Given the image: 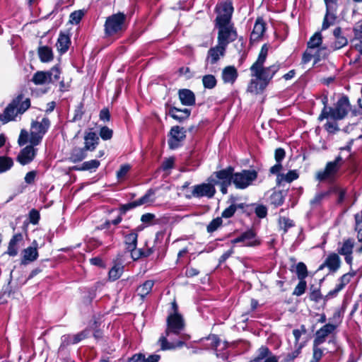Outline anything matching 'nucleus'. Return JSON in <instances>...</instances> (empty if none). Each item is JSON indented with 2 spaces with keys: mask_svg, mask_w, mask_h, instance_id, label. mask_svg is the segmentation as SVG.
<instances>
[{
  "mask_svg": "<svg viewBox=\"0 0 362 362\" xmlns=\"http://www.w3.org/2000/svg\"><path fill=\"white\" fill-rule=\"evenodd\" d=\"M166 329L160 337L158 344L161 351L175 350L182 347L185 340L190 337L182 334L185 329V320L180 313H170L166 320Z\"/></svg>",
  "mask_w": 362,
  "mask_h": 362,
  "instance_id": "obj_1",
  "label": "nucleus"
},
{
  "mask_svg": "<svg viewBox=\"0 0 362 362\" xmlns=\"http://www.w3.org/2000/svg\"><path fill=\"white\" fill-rule=\"evenodd\" d=\"M268 50L267 45L264 44L261 47L257 59L250 68L251 76L257 78L259 81H262L263 88H266L268 86L281 67L279 63H276L267 67L264 66L267 57Z\"/></svg>",
  "mask_w": 362,
  "mask_h": 362,
  "instance_id": "obj_2",
  "label": "nucleus"
},
{
  "mask_svg": "<svg viewBox=\"0 0 362 362\" xmlns=\"http://www.w3.org/2000/svg\"><path fill=\"white\" fill-rule=\"evenodd\" d=\"M30 105L29 98H25L23 93L18 94L8 104L3 113L0 114V121L6 124L15 120L18 115H21L26 112Z\"/></svg>",
  "mask_w": 362,
  "mask_h": 362,
  "instance_id": "obj_3",
  "label": "nucleus"
},
{
  "mask_svg": "<svg viewBox=\"0 0 362 362\" xmlns=\"http://www.w3.org/2000/svg\"><path fill=\"white\" fill-rule=\"evenodd\" d=\"M51 126V122L47 117L42 118L41 121L33 120L30 124V144L39 145L47 133Z\"/></svg>",
  "mask_w": 362,
  "mask_h": 362,
  "instance_id": "obj_4",
  "label": "nucleus"
},
{
  "mask_svg": "<svg viewBox=\"0 0 362 362\" xmlns=\"http://www.w3.org/2000/svg\"><path fill=\"white\" fill-rule=\"evenodd\" d=\"M126 18V15L122 12L107 17L104 25L106 35L112 36L124 32L127 28Z\"/></svg>",
  "mask_w": 362,
  "mask_h": 362,
  "instance_id": "obj_5",
  "label": "nucleus"
},
{
  "mask_svg": "<svg viewBox=\"0 0 362 362\" xmlns=\"http://www.w3.org/2000/svg\"><path fill=\"white\" fill-rule=\"evenodd\" d=\"M257 175L255 170H242L240 172H235L233 184L236 189H245L252 185L257 178Z\"/></svg>",
  "mask_w": 362,
  "mask_h": 362,
  "instance_id": "obj_6",
  "label": "nucleus"
},
{
  "mask_svg": "<svg viewBox=\"0 0 362 362\" xmlns=\"http://www.w3.org/2000/svg\"><path fill=\"white\" fill-rule=\"evenodd\" d=\"M350 107L349 97L343 95L337 100L334 107H329L328 118L335 121L343 119L347 115Z\"/></svg>",
  "mask_w": 362,
  "mask_h": 362,
  "instance_id": "obj_7",
  "label": "nucleus"
},
{
  "mask_svg": "<svg viewBox=\"0 0 362 362\" xmlns=\"http://www.w3.org/2000/svg\"><path fill=\"white\" fill-rule=\"evenodd\" d=\"M216 27L218 28V45L227 48L228 44L237 38V32L229 24H216Z\"/></svg>",
  "mask_w": 362,
  "mask_h": 362,
  "instance_id": "obj_8",
  "label": "nucleus"
},
{
  "mask_svg": "<svg viewBox=\"0 0 362 362\" xmlns=\"http://www.w3.org/2000/svg\"><path fill=\"white\" fill-rule=\"evenodd\" d=\"M235 169L233 166L214 172L209 178L208 182L214 183V185L224 183L233 184Z\"/></svg>",
  "mask_w": 362,
  "mask_h": 362,
  "instance_id": "obj_9",
  "label": "nucleus"
},
{
  "mask_svg": "<svg viewBox=\"0 0 362 362\" xmlns=\"http://www.w3.org/2000/svg\"><path fill=\"white\" fill-rule=\"evenodd\" d=\"M168 144L169 148L175 150L182 146V142L186 137V130L184 127L178 125L171 127L168 133Z\"/></svg>",
  "mask_w": 362,
  "mask_h": 362,
  "instance_id": "obj_10",
  "label": "nucleus"
},
{
  "mask_svg": "<svg viewBox=\"0 0 362 362\" xmlns=\"http://www.w3.org/2000/svg\"><path fill=\"white\" fill-rule=\"evenodd\" d=\"M215 185L212 182L202 183L196 185L193 187L192 196L196 198H201L206 197L207 198H212L216 194Z\"/></svg>",
  "mask_w": 362,
  "mask_h": 362,
  "instance_id": "obj_11",
  "label": "nucleus"
},
{
  "mask_svg": "<svg viewBox=\"0 0 362 362\" xmlns=\"http://www.w3.org/2000/svg\"><path fill=\"white\" fill-rule=\"evenodd\" d=\"M256 238V233L252 229L247 230L242 233L239 236L233 239L231 243L235 245L240 243H244L247 247H255L260 245V241Z\"/></svg>",
  "mask_w": 362,
  "mask_h": 362,
  "instance_id": "obj_12",
  "label": "nucleus"
},
{
  "mask_svg": "<svg viewBox=\"0 0 362 362\" xmlns=\"http://www.w3.org/2000/svg\"><path fill=\"white\" fill-rule=\"evenodd\" d=\"M36 146L30 144L22 148L16 157V160L22 165L30 163L37 153V149L35 148Z\"/></svg>",
  "mask_w": 362,
  "mask_h": 362,
  "instance_id": "obj_13",
  "label": "nucleus"
},
{
  "mask_svg": "<svg viewBox=\"0 0 362 362\" xmlns=\"http://www.w3.org/2000/svg\"><path fill=\"white\" fill-rule=\"evenodd\" d=\"M233 13V6L230 1L224 2L216 18V24H229Z\"/></svg>",
  "mask_w": 362,
  "mask_h": 362,
  "instance_id": "obj_14",
  "label": "nucleus"
},
{
  "mask_svg": "<svg viewBox=\"0 0 362 362\" xmlns=\"http://www.w3.org/2000/svg\"><path fill=\"white\" fill-rule=\"evenodd\" d=\"M38 243L35 240L32 245L23 250V256L21 258V264H28L30 262L35 261L38 256Z\"/></svg>",
  "mask_w": 362,
  "mask_h": 362,
  "instance_id": "obj_15",
  "label": "nucleus"
},
{
  "mask_svg": "<svg viewBox=\"0 0 362 362\" xmlns=\"http://www.w3.org/2000/svg\"><path fill=\"white\" fill-rule=\"evenodd\" d=\"M337 329V325L331 323L325 324L315 333L314 339V344L315 345H320L325 341L326 337L332 334Z\"/></svg>",
  "mask_w": 362,
  "mask_h": 362,
  "instance_id": "obj_16",
  "label": "nucleus"
},
{
  "mask_svg": "<svg viewBox=\"0 0 362 362\" xmlns=\"http://www.w3.org/2000/svg\"><path fill=\"white\" fill-rule=\"evenodd\" d=\"M226 50V48L218 44L215 47H211L207 52V57L206 59V64H216L220 58L225 55Z\"/></svg>",
  "mask_w": 362,
  "mask_h": 362,
  "instance_id": "obj_17",
  "label": "nucleus"
},
{
  "mask_svg": "<svg viewBox=\"0 0 362 362\" xmlns=\"http://www.w3.org/2000/svg\"><path fill=\"white\" fill-rule=\"evenodd\" d=\"M340 264L341 260L339 255L336 253H332L327 256L324 263L319 267L318 270L327 267L330 272H335L340 267Z\"/></svg>",
  "mask_w": 362,
  "mask_h": 362,
  "instance_id": "obj_18",
  "label": "nucleus"
},
{
  "mask_svg": "<svg viewBox=\"0 0 362 362\" xmlns=\"http://www.w3.org/2000/svg\"><path fill=\"white\" fill-rule=\"evenodd\" d=\"M84 148L88 151H93L99 144V136L96 132L93 131L85 132L84 133Z\"/></svg>",
  "mask_w": 362,
  "mask_h": 362,
  "instance_id": "obj_19",
  "label": "nucleus"
},
{
  "mask_svg": "<svg viewBox=\"0 0 362 362\" xmlns=\"http://www.w3.org/2000/svg\"><path fill=\"white\" fill-rule=\"evenodd\" d=\"M168 115L176 121L182 122L189 117L191 110L187 108L179 109L173 106L169 108Z\"/></svg>",
  "mask_w": 362,
  "mask_h": 362,
  "instance_id": "obj_20",
  "label": "nucleus"
},
{
  "mask_svg": "<svg viewBox=\"0 0 362 362\" xmlns=\"http://www.w3.org/2000/svg\"><path fill=\"white\" fill-rule=\"evenodd\" d=\"M179 99L182 105L185 106H192L195 104V95L189 89H180L178 91Z\"/></svg>",
  "mask_w": 362,
  "mask_h": 362,
  "instance_id": "obj_21",
  "label": "nucleus"
},
{
  "mask_svg": "<svg viewBox=\"0 0 362 362\" xmlns=\"http://www.w3.org/2000/svg\"><path fill=\"white\" fill-rule=\"evenodd\" d=\"M23 235L21 233L14 234L8 243L6 254L10 257H16L18 252V244L23 240Z\"/></svg>",
  "mask_w": 362,
  "mask_h": 362,
  "instance_id": "obj_22",
  "label": "nucleus"
},
{
  "mask_svg": "<svg viewBox=\"0 0 362 362\" xmlns=\"http://www.w3.org/2000/svg\"><path fill=\"white\" fill-rule=\"evenodd\" d=\"M333 35L335 38V41L332 45L334 50L339 49L348 44V40L342 35V30L340 27H337L334 30Z\"/></svg>",
  "mask_w": 362,
  "mask_h": 362,
  "instance_id": "obj_23",
  "label": "nucleus"
},
{
  "mask_svg": "<svg viewBox=\"0 0 362 362\" xmlns=\"http://www.w3.org/2000/svg\"><path fill=\"white\" fill-rule=\"evenodd\" d=\"M266 30V25L262 18H258L255 23L252 32L250 35L252 40H258L264 35Z\"/></svg>",
  "mask_w": 362,
  "mask_h": 362,
  "instance_id": "obj_24",
  "label": "nucleus"
},
{
  "mask_svg": "<svg viewBox=\"0 0 362 362\" xmlns=\"http://www.w3.org/2000/svg\"><path fill=\"white\" fill-rule=\"evenodd\" d=\"M221 76L225 83H233L238 78L237 69L233 66H228L223 69Z\"/></svg>",
  "mask_w": 362,
  "mask_h": 362,
  "instance_id": "obj_25",
  "label": "nucleus"
},
{
  "mask_svg": "<svg viewBox=\"0 0 362 362\" xmlns=\"http://www.w3.org/2000/svg\"><path fill=\"white\" fill-rule=\"evenodd\" d=\"M87 150L84 147H75L74 148L69 157L70 162L76 163L82 161L87 157Z\"/></svg>",
  "mask_w": 362,
  "mask_h": 362,
  "instance_id": "obj_26",
  "label": "nucleus"
},
{
  "mask_svg": "<svg viewBox=\"0 0 362 362\" xmlns=\"http://www.w3.org/2000/svg\"><path fill=\"white\" fill-rule=\"evenodd\" d=\"M70 43L69 36L64 33H60L56 44L59 52L61 54L66 53L69 49Z\"/></svg>",
  "mask_w": 362,
  "mask_h": 362,
  "instance_id": "obj_27",
  "label": "nucleus"
},
{
  "mask_svg": "<svg viewBox=\"0 0 362 362\" xmlns=\"http://www.w3.org/2000/svg\"><path fill=\"white\" fill-rule=\"evenodd\" d=\"M100 161L98 160H90L83 162L81 165H76L72 167V170L77 171H95L100 166Z\"/></svg>",
  "mask_w": 362,
  "mask_h": 362,
  "instance_id": "obj_28",
  "label": "nucleus"
},
{
  "mask_svg": "<svg viewBox=\"0 0 362 362\" xmlns=\"http://www.w3.org/2000/svg\"><path fill=\"white\" fill-rule=\"evenodd\" d=\"M124 244L127 250H134L137 247L138 233L132 230L129 234L124 235Z\"/></svg>",
  "mask_w": 362,
  "mask_h": 362,
  "instance_id": "obj_29",
  "label": "nucleus"
},
{
  "mask_svg": "<svg viewBox=\"0 0 362 362\" xmlns=\"http://www.w3.org/2000/svg\"><path fill=\"white\" fill-rule=\"evenodd\" d=\"M38 56L42 62L46 63L53 59V52L48 46L39 47L37 50Z\"/></svg>",
  "mask_w": 362,
  "mask_h": 362,
  "instance_id": "obj_30",
  "label": "nucleus"
},
{
  "mask_svg": "<svg viewBox=\"0 0 362 362\" xmlns=\"http://www.w3.org/2000/svg\"><path fill=\"white\" fill-rule=\"evenodd\" d=\"M154 281L153 280H146L137 288L136 291L138 295L141 297V299H144L148 294L151 293Z\"/></svg>",
  "mask_w": 362,
  "mask_h": 362,
  "instance_id": "obj_31",
  "label": "nucleus"
},
{
  "mask_svg": "<svg viewBox=\"0 0 362 362\" xmlns=\"http://www.w3.org/2000/svg\"><path fill=\"white\" fill-rule=\"evenodd\" d=\"M50 76L47 71H38L34 74L32 78V82L35 85H43L49 83Z\"/></svg>",
  "mask_w": 362,
  "mask_h": 362,
  "instance_id": "obj_32",
  "label": "nucleus"
},
{
  "mask_svg": "<svg viewBox=\"0 0 362 362\" xmlns=\"http://www.w3.org/2000/svg\"><path fill=\"white\" fill-rule=\"evenodd\" d=\"M156 189H148L144 195H143L141 197L136 200L139 206H141L145 204L153 203L156 200Z\"/></svg>",
  "mask_w": 362,
  "mask_h": 362,
  "instance_id": "obj_33",
  "label": "nucleus"
},
{
  "mask_svg": "<svg viewBox=\"0 0 362 362\" xmlns=\"http://www.w3.org/2000/svg\"><path fill=\"white\" fill-rule=\"evenodd\" d=\"M13 166V160L11 157L0 156V174L8 171Z\"/></svg>",
  "mask_w": 362,
  "mask_h": 362,
  "instance_id": "obj_34",
  "label": "nucleus"
},
{
  "mask_svg": "<svg viewBox=\"0 0 362 362\" xmlns=\"http://www.w3.org/2000/svg\"><path fill=\"white\" fill-rule=\"evenodd\" d=\"M285 199L284 192L283 191H276L272 194L270 196V203L275 207L279 206L283 204Z\"/></svg>",
  "mask_w": 362,
  "mask_h": 362,
  "instance_id": "obj_35",
  "label": "nucleus"
},
{
  "mask_svg": "<svg viewBox=\"0 0 362 362\" xmlns=\"http://www.w3.org/2000/svg\"><path fill=\"white\" fill-rule=\"evenodd\" d=\"M354 245V240L350 238L347 239L344 241L341 247L338 249V253L341 255H352Z\"/></svg>",
  "mask_w": 362,
  "mask_h": 362,
  "instance_id": "obj_36",
  "label": "nucleus"
},
{
  "mask_svg": "<svg viewBox=\"0 0 362 362\" xmlns=\"http://www.w3.org/2000/svg\"><path fill=\"white\" fill-rule=\"evenodd\" d=\"M322 43V36L320 32H316L308 42V48L315 49L321 46Z\"/></svg>",
  "mask_w": 362,
  "mask_h": 362,
  "instance_id": "obj_37",
  "label": "nucleus"
},
{
  "mask_svg": "<svg viewBox=\"0 0 362 362\" xmlns=\"http://www.w3.org/2000/svg\"><path fill=\"white\" fill-rule=\"evenodd\" d=\"M271 351L266 346H262L258 349L257 351V356L252 358L250 362H261L263 359H266L269 354H271Z\"/></svg>",
  "mask_w": 362,
  "mask_h": 362,
  "instance_id": "obj_38",
  "label": "nucleus"
},
{
  "mask_svg": "<svg viewBox=\"0 0 362 362\" xmlns=\"http://www.w3.org/2000/svg\"><path fill=\"white\" fill-rule=\"evenodd\" d=\"M258 81L259 79L257 78L250 81L247 86L248 92L257 94L265 89L262 87V81L259 82Z\"/></svg>",
  "mask_w": 362,
  "mask_h": 362,
  "instance_id": "obj_39",
  "label": "nucleus"
},
{
  "mask_svg": "<svg viewBox=\"0 0 362 362\" xmlns=\"http://www.w3.org/2000/svg\"><path fill=\"white\" fill-rule=\"evenodd\" d=\"M331 190H327L325 192H321L319 193H317L313 199H312L310 201V204L312 207H316L317 206H320L322 201L325 198L329 196L331 194Z\"/></svg>",
  "mask_w": 362,
  "mask_h": 362,
  "instance_id": "obj_40",
  "label": "nucleus"
},
{
  "mask_svg": "<svg viewBox=\"0 0 362 362\" xmlns=\"http://www.w3.org/2000/svg\"><path fill=\"white\" fill-rule=\"evenodd\" d=\"M13 293L11 281H9L7 284L3 286L0 293V303H6L7 298L11 297Z\"/></svg>",
  "mask_w": 362,
  "mask_h": 362,
  "instance_id": "obj_41",
  "label": "nucleus"
},
{
  "mask_svg": "<svg viewBox=\"0 0 362 362\" xmlns=\"http://www.w3.org/2000/svg\"><path fill=\"white\" fill-rule=\"evenodd\" d=\"M123 271V266L117 264L112 267L108 274L110 280L112 281L117 280L122 276Z\"/></svg>",
  "mask_w": 362,
  "mask_h": 362,
  "instance_id": "obj_42",
  "label": "nucleus"
},
{
  "mask_svg": "<svg viewBox=\"0 0 362 362\" xmlns=\"http://www.w3.org/2000/svg\"><path fill=\"white\" fill-rule=\"evenodd\" d=\"M91 329L88 327L72 336V344H76L90 337Z\"/></svg>",
  "mask_w": 362,
  "mask_h": 362,
  "instance_id": "obj_43",
  "label": "nucleus"
},
{
  "mask_svg": "<svg viewBox=\"0 0 362 362\" xmlns=\"http://www.w3.org/2000/svg\"><path fill=\"white\" fill-rule=\"evenodd\" d=\"M202 83L205 88L212 89L216 86L217 81L214 75L207 74L203 76Z\"/></svg>",
  "mask_w": 362,
  "mask_h": 362,
  "instance_id": "obj_44",
  "label": "nucleus"
},
{
  "mask_svg": "<svg viewBox=\"0 0 362 362\" xmlns=\"http://www.w3.org/2000/svg\"><path fill=\"white\" fill-rule=\"evenodd\" d=\"M329 53V52L327 47H319L316 52L314 54V64H317L321 59H325L328 56Z\"/></svg>",
  "mask_w": 362,
  "mask_h": 362,
  "instance_id": "obj_45",
  "label": "nucleus"
},
{
  "mask_svg": "<svg viewBox=\"0 0 362 362\" xmlns=\"http://www.w3.org/2000/svg\"><path fill=\"white\" fill-rule=\"evenodd\" d=\"M50 79L49 83H54L60 78L61 71L59 65L54 66L50 70L47 71Z\"/></svg>",
  "mask_w": 362,
  "mask_h": 362,
  "instance_id": "obj_46",
  "label": "nucleus"
},
{
  "mask_svg": "<svg viewBox=\"0 0 362 362\" xmlns=\"http://www.w3.org/2000/svg\"><path fill=\"white\" fill-rule=\"evenodd\" d=\"M326 5V13L327 14L337 16V0H330L325 1Z\"/></svg>",
  "mask_w": 362,
  "mask_h": 362,
  "instance_id": "obj_47",
  "label": "nucleus"
},
{
  "mask_svg": "<svg viewBox=\"0 0 362 362\" xmlns=\"http://www.w3.org/2000/svg\"><path fill=\"white\" fill-rule=\"evenodd\" d=\"M296 272L298 279H305L308 276V269L303 262H298L296 267Z\"/></svg>",
  "mask_w": 362,
  "mask_h": 362,
  "instance_id": "obj_48",
  "label": "nucleus"
},
{
  "mask_svg": "<svg viewBox=\"0 0 362 362\" xmlns=\"http://www.w3.org/2000/svg\"><path fill=\"white\" fill-rule=\"evenodd\" d=\"M223 223L222 218L217 217L214 218L207 226L206 230L209 233H212L216 231Z\"/></svg>",
  "mask_w": 362,
  "mask_h": 362,
  "instance_id": "obj_49",
  "label": "nucleus"
},
{
  "mask_svg": "<svg viewBox=\"0 0 362 362\" xmlns=\"http://www.w3.org/2000/svg\"><path fill=\"white\" fill-rule=\"evenodd\" d=\"M322 298L323 297L320 292V288L311 286L309 295L310 300L315 303H318Z\"/></svg>",
  "mask_w": 362,
  "mask_h": 362,
  "instance_id": "obj_50",
  "label": "nucleus"
},
{
  "mask_svg": "<svg viewBox=\"0 0 362 362\" xmlns=\"http://www.w3.org/2000/svg\"><path fill=\"white\" fill-rule=\"evenodd\" d=\"M355 230L357 231V238L359 242H362V211L361 215L358 214L355 215Z\"/></svg>",
  "mask_w": 362,
  "mask_h": 362,
  "instance_id": "obj_51",
  "label": "nucleus"
},
{
  "mask_svg": "<svg viewBox=\"0 0 362 362\" xmlns=\"http://www.w3.org/2000/svg\"><path fill=\"white\" fill-rule=\"evenodd\" d=\"M307 283L305 279H299V282L294 288L293 292V296H302L306 290Z\"/></svg>",
  "mask_w": 362,
  "mask_h": 362,
  "instance_id": "obj_52",
  "label": "nucleus"
},
{
  "mask_svg": "<svg viewBox=\"0 0 362 362\" xmlns=\"http://www.w3.org/2000/svg\"><path fill=\"white\" fill-rule=\"evenodd\" d=\"M322 103L324 105V107L321 111V113L320 114L318 117V120L322 121L325 119H328V112H329V107L327 106L328 103V98L327 95H324L322 98Z\"/></svg>",
  "mask_w": 362,
  "mask_h": 362,
  "instance_id": "obj_53",
  "label": "nucleus"
},
{
  "mask_svg": "<svg viewBox=\"0 0 362 362\" xmlns=\"http://www.w3.org/2000/svg\"><path fill=\"white\" fill-rule=\"evenodd\" d=\"M337 16H333L325 13L322 25V30L328 29L331 25L335 23Z\"/></svg>",
  "mask_w": 362,
  "mask_h": 362,
  "instance_id": "obj_54",
  "label": "nucleus"
},
{
  "mask_svg": "<svg viewBox=\"0 0 362 362\" xmlns=\"http://www.w3.org/2000/svg\"><path fill=\"white\" fill-rule=\"evenodd\" d=\"M113 132L107 126H104L100 128L99 132V136L104 141L110 139L112 137Z\"/></svg>",
  "mask_w": 362,
  "mask_h": 362,
  "instance_id": "obj_55",
  "label": "nucleus"
},
{
  "mask_svg": "<svg viewBox=\"0 0 362 362\" xmlns=\"http://www.w3.org/2000/svg\"><path fill=\"white\" fill-rule=\"evenodd\" d=\"M139 206L136 200L129 202L127 204H122L119 208L120 214H125L127 211Z\"/></svg>",
  "mask_w": 362,
  "mask_h": 362,
  "instance_id": "obj_56",
  "label": "nucleus"
},
{
  "mask_svg": "<svg viewBox=\"0 0 362 362\" xmlns=\"http://www.w3.org/2000/svg\"><path fill=\"white\" fill-rule=\"evenodd\" d=\"M254 206H255V213L258 218H264L267 216V208L264 205L254 204Z\"/></svg>",
  "mask_w": 362,
  "mask_h": 362,
  "instance_id": "obj_57",
  "label": "nucleus"
},
{
  "mask_svg": "<svg viewBox=\"0 0 362 362\" xmlns=\"http://www.w3.org/2000/svg\"><path fill=\"white\" fill-rule=\"evenodd\" d=\"M84 16L82 10L74 11L70 14V21L72 23L78 24Z\"/></svg>",
  "mask_w": 362,
  "mask_h": 362,
  "instance_id": "obj_58",
  "label": "nucleus"
},
{
  "mask_svg": "<svg viewBox=\"0 0 362 362\" xmlns=\"http://www.w3.org/2000/svg\"><path fill=\"white\" fill-rule=\"evenodd\" d=\"M320 345H315L313 343V359L310 362H318L323 356V351L319 348Z\"/></svg>",
  "mask_w": 362,
  "mask_h": 362,
  "instance_id": "obj_59",
  "label": "nucleus"
},
{
  "mask_svg": "<svg viewBox=\"0 0 362 362\" xmlns=\"http://www.w3.org/2000/svg\"><path fill=\"white\" fill-rule=\"evenodd\" d=\"M83 107L84 106L83 103L78 104V105L75 109L72 122H76L82 119L83 115L84 114Z\"/></svg>",
  "mask_w": 362,
  "mask_h": 362,
  "instance_id": "obj_60",
  "label": "nucleus"
},
{
  "mask_svg": "<svg viewBox=\"0 0 362 362\" xmlns=\"http://www.w3.org/2000/svg\"><path fill=\"white\" fill-rule=\"evenodd\" d=\"M40 218V212L35 209H33L29 212V221L30 222L33 224H37L39 222V220Z\"/></svg>",
  "mask_w": 362,
  "mask_h": 362,
  "instance_id": "obj_61",
  "label": "nucleus"
},
{
  "mask_svg": "<svg viewBox=\"0 0 362 362\" xmlns=\"http://www.w3.org/2000/svg\"><path fill=\"white\" fill-rule=\"evenodd\" d=\"M235 213V204H230L228 207L225 209L221 214V218H229L233 216Z\"/></svg>",
  "mask_w": 362,
  "mask_h": 362,
  "instance_id": "obj_62",
  "label": "nucleus"
},
{
  "mask_svg": "<svg viewBox=\"0 0 362 362\" xmlns=\"http://www.w3.org/2000/svg\"><path fill=\"white\" fill-rule=\"evenodd\" d=\"M28 132L25 129H22L21 131L18 139V144L20 146H23L25 144H26L28 141Z\"/></svg>",
  "mask_w": 362,
  "mask_h": 362,
  "instance_id": "obj_63",
  "label": "nucleus"
},
{
  "mask_svg": "<svg viewBox=\"0 0 362 362\" xmlns=\"http://www.w3.org/2000/svg\"><path fill=\"white\" fill-rule=\"evenodd\" d=\"M325 129L331 134H334L339 130L336 122H327L325 124Z\"/></svg>",
  "mask_w": 362,
  "mask_h": 362,
  "instance_id": "obj_64",
  "label": "nucleus"
}]
</instances>
